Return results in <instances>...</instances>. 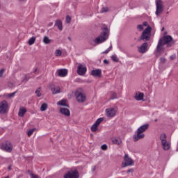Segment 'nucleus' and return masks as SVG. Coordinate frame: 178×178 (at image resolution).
Wrapping results in <instances>:
<instances>
[{"label":"nucleus","mask_w":178,"mask_h":178,"mask_svg":"<svg viewBox=\"0 0 178 178\" xmlns=\"http://www.w3.org/2000/svg\"><path fill=\"white\" fill-rule=\"evenodd\" d=\"M173 38H172V36L170 35H165L163 38V44L165 45V44H168V42H170Z\"/></svg>","instance_id":"nucleus-17"},{"label":"nucleus","mask_w":178,"mask_h":178,"mask_svg":"<svg viewBox=\"0 0 178 178\" xmlns=\"http://www.w3.org/2000/svg\"><path fill=\"white\" fill-rule=\"evenodd\" d=\"M137 29L139 31H142V30H144V27L143 25H138Z\"/></svg>","instance_id":"nucleus-38"},{"label":"nucleus","mask_w":178,"mask_h":178,"mask_svg":"<svg viewBox=\"0 0 178 178\" xmlns=\"http://www.w3.org/2000/svg\"><path fill=\"white\" fill-rule=\"evenodd\" d=\"M26 112H27V110L24 107H21L19 110L18 115L20 116V118H23V116L26 115Z\"/></svg>","instance_id":"nucleus-20"},{"label":"nucleus","mask_w":178,"mask_h":178,"mask_svg":"<svg viewBox=\"0 0 178 178\" xmlns=\"http://www.w3.org/2000/svg\"><path fill=\"white\" fill-rule=\"evenodd\" d=\"M118 112V107H110L106 109V116L107 118H115Z\"/></svg>","instance_id":"nucleus-7"},{"label":"nucleus","mask_w":178,"mask_h":178,"mask_svg":"<svg viewBox=\"0 0 178 178\" xmlns=\"http://www.w3.org/2000/svg\"><path fill=\"white\" fill-rule=\"evenodd\" d=\"M160 140L161 141V144H165V142H166V134L163 133L160 135Z\"/></svg>","instance_id":"nucleus-25"},{"label":"nucleus","mask_w":178,"mask_h":178,"mask_svg":"<svg viewBox=\"0 0 178 178\" xmlns=\"http://www.w3.org/2000/svg\"><path fill=\"white\" fill-rule=\"evenodd\" d=\"M8 102L6 100L1 102L0 103V113H6L7 109H8Z\"/></svg>","instance_id":"nucleus-12"},{"label":"nucleus","mask_w":178,"mask_h":178,"mask_svg":"<svg viewBox=\"0 0 178 178\" xmlns=\"http://www.w3.org/2000/svg\"><path fill=\"white\" fill-rule=\"evenodd\" d=\"M106 40H108V29L104 28L101 33V35L96 38L94 42L95 44H102V42H105Z\"/></svg>","instance_id":"nucleus-3"},{"label":"nucleus","mask_w":178,"mask_h":178,"mask_svg":"<svg viewBox=\"0 0 178 178\" xmlns=\"http://www.w3.org/2000/svg\"><path fill=\"white\" fill-rule=\"evenodd\" d=\"M148 48V42L143 43L140 47H138V51L140 54H145L147 49Z\"/></svg>","instance_id":"nucleus-13"},{"label":"nucleus","mask_w":178,"mask_h":178,"mask_svg":"<svg viewBox=\"0 0 178 178\" xmlns=\"http://www.w3.org/2000/svg\"><path fill=\"white\" fill-rule=\"evenodd\" d=\"M111 59L112 60H113V62H119V58H118V56L116 55H113L111 56Z\"/></svg>","instance_id":"nucleus-32"},{"label":"nucleus","mask_w":178,"mask_h":178,"mask_svg":"<svg viewBox=\"0 0 178 178\" xmlns=\"http://www.w3.org/2000/svg\"><path fill=\"white\" fill-rule=\"evenodd\" d=\"M3 73H5V69L3 68L0 70V77H3Z\"/></svg>","instance_id":"nucleus-40"},{"label":"nucleus","mask_w":178,"mask_h":178,"mask_svg":"<svg viewBox=\"0 0 178 178\" xmlns=\"http://www.w3.org/2000/svg\"><path fill=\"white\" fill-rule=\"evenodd\" d=\"M60 112L62 115H65V116H70V111L66 108H60Z\"/></svg>","instance_id":"nucleus-16"},{"label":"nucleus","mask_w":178,"mask_h":178,"mask_svg":"<svg viewBox=\"0 0 178 178\" xmlns=\"http://www.w3.org/2000/svg\"><path fill=\"white\" fill-rule=\"evenodd\" d=\"M87 72V67L86 65H83L79 64L77 67V73L79 76H84V74Z\"/></svg>","instance_id":"nucleus-11"},{"label":"nucleus","mask_w":178,"mask_h":178,"mask_svg":"<svg viewBox=\"0 0 178 178\" xmlns=\"http://www.w3.org/2000/svg\"><path fill=\"white\" fill-rule=\"evenodd\" d=\"M112 143L113 144H115L116 145H120V144H122V140L118 138H114L112 139Z\"/></svg>","instance_id":"nucleus-24"},{"label":"nucleus","mask_w":178,"mask_h":178,"mask_svg":"<svg viewBox=\"0 0 178 178\" xmlns=\"http://www.w3.org/2000/svg\"><path fill=\"white\" fill-rule=\"evenodd\" d=\"M164 29H165V28H163L162 30H161V31H163Z\"/></svg>","instance_id":"nucleus-50"},{"label":"nucleus","mask_w":178,"mask_h":178,"mask_svg":"<svg viewBox=\"0 0 178 178\" xmlns=\"http://www.w3.org/2000/svg\"><path fill=\"white\" fill-rule=\"evenodd\" d=\"M55 54H56V56H61L62 51L57 49V50H56Z\"/></svg>","instance_id":"nucleus-34"},{"label":"nucleus","mask_w":178,"mask_h":178,"mask_svg":"<svg viewBox=\"0 0 178 178\" xmlns=\"http://www.w3.org/2000/svg\"><path fill=\"white\" fill-rule=\"evenodd\" d=\"M109 10V9L108 8V7H103L100 11L101 13H105L106 12H108Z\"/></svg>","instance_id":"nucleus-33"},{"label":"nucleus","mask_w":178,"mask_h":178,"mask_svg":"<svg viewBox=\"0 0 178 178\" xmlns=\"http://www.w3.org/2000/svg\"><path fill=\"white\" fill-rule=\"evenodd\" d=\"M1 149L5 151L6 152L10 153L13 151V145L10 141H6L2 143L0 146Z\"/></svg>","instance_id":"nucleus-4"},{"label":"nucleus","mask_w":178,"mask_h":178,"mask_svg":"<svg viewBox=\"0 0 178 178\" xmlns=\"http://www.w3.org/2000/svg\"><path fill=\"white\" fill-rule=\"evenodd\" d=\"M55 26H56V27H58V30H60V31H62V30H63V26L62 25V21H60L59 19L56 21Z\"/></svg>","instance_id":"nucleus-23"},{"label":"nucleus","mask_w":178,"mask_h":178,"mask_svg":"<svg viewBox=\"0 0 178 178\" xmlns=\"http://www.w3.org/2000/svg\"><path fill=\"white\" fill-rule=\"evenodd\" d=\"M161 145H162L163 149H164V151H168V149H169L170 148V143H169V142H168V140H165V142H164V143H161Z\"/></svg>","instance_id":"nucleus-21"},{"label":"nucleus","mask_w":178,"mask_h":178,"mask_svg":"<svg viewBox=\"0 0 178 178\" xmlns=\"http://www.w3.org/2000/svg\"><path fill=\"white\" fill-rule=\"evenodd\" d=\"M102 122H104V119L102 118H98L94 123V124L92 125L90 128L91 131H97V130H98V126H99V124H101Z\"/></svg>","instance_id":"nucleus-10"},{"label":"nucleus","mask_w":178,"mask_h":178,"mask_svg":"<svg viewBox=\"0 0 178 178\" xmlns=\"http://www.w3.org/2000/svg\"><path fill=\"white\" fill-rule=\"evenodd\" d=\"M143 98H144V93L143 92H138L135 95V99H136V101H142Z\"/></svg>","instance_id":"nucleus-22"},{"label":"nucleus","mask_w":178,"mask_h":178,"mask_svg":"<svg viewBox=\"0 0 178 178\" xmlns=\"http://www.w3.org/2000/svg\"><path fill=\"white\" fill-rule=\"evenodd\" d=\"M156 15L159 16L163 12V2L162 0H156Z\"/></svg>","instance_id":"nucleus-8"},{"label":"nucleus","mask_w":178,"mask_h":178,"mask_svg":"<svg viewBox=\"0 0 178 178\" xmlns=\"http://www.w3.org/2000/svg\"><path fill=\"white\" fill-rule=\"evenodd\" d=\"M49 88L52 92V94H59L60 92V87L56 86L54 84L50 85Z\"/></svg>","instance_id":"nucleus-14"},{"label":"nucleus","mask_w":178,"mask_h":178,"mask_svg":"<svg viewBox=\"0 0 178 178\" xmlns=\"http://www.w3.org/2000/svg\"><path fill=\"white\" fill-rule=\"evenodd\" d=\"M5 178H9V176L6 177Z\"/></svg>","instance_id":"nucleus-51"},{"label":"nucleus","mask_w":178,"mask_h":178,"mask_svg":"<svg viewBox=\"0 0 178 178\" xmlns=\"http://www.w3.org/2000/svg\"><path fill=\"white\" fill-rule=\"evenodd\" d=\"M70 22H72V18L68 15L66 17V22L70 23Z\"/></svg>","instance_id":"nucleus-39"},{"label":"nucleus","mask_w":178,"mask_h":178,"mask_svg":"<svg viewBox=\"0 0 178 178\" xmlns=\"http://www.w3.org/2000/svg\"><path fill=\"white\" fill-rule=\"evenodd\" d=\"M79 171L77 170H71L64 175V178H79Z\"/></svg>","instance_id":"nucleus-9"},{"label":"nucleus","mask_w":178,"mask_h":178,"mask_svg":"<svg viewBox=\"0 0 178 178\" xmlns=\"http://www.w3.org/2000/svg\"><path fill=\"white\" fill-rule=\"evenodd\" d=\"M175 58H176V56L172 55V56H170V59L171 60H173V59H175Z\"/></svg>","instance_id":"nucleus-45"},{"label":"nucleus","mask_w":178,"mask_h":178,"mask_svg":"<svg viewBox=\"0 0 178 178\" xmlns=\"http://www.w3.org/2000/svg\"><path fill=\"white\" fill-rule=\"evenodd\" d=\"M149 35H151V27L148 26L143 31L140 36V40H143V41H149Z\"/></svg>","instance_id":"nucleus-5"},{"label":"nucleus","mask_w":178,"mask_h":178,"mask_svg":"<svg viewBox=\"0 0 178 178\" xmlns=\"http://www.w3.org/2000/svg\"><path fill=\"white\" fill-rule=\"evenodd\" d=\"M110 51H112V46H110L107 49H106L103 54H108L110 52Z\"/></svg>","instance_id":"nucleus-36"},{"label":"nucleus","mask_w":178,"mask_h":178,"mask_svg":"<svg viewBox=\"0 0 178 178\" xmlns=\"http://www.w3.org/2000/svg\"><path fill=\"white\" fill-rule=\"evenodd\" d=\"M134 161L129 156V154H125L124 156V162L122 163V168H127V166H133Z\"/></svg>","instance_id":"nucleus-6"},{"label":"nucleus","mask_w":178,"mask_h":178,"mask_svg":"<svg viewBox=\"0 0 178 178\" xmlns=\"http://www.w3.org/2000/svg\"><path fill=\"white\" fill-rule=\"evenodd\" d=\"M160 62L161 63H165V62H166V59L165 58H160Z\"/></svg>","instance_id":"nucleus-43"},{"label":"nucleus","mask_w":178,"mask_h":178,"mask_svg":"<svg viewBox=\"0 0 178 178\" xmlns=\"http://www.w3.org/2000/svg\"><path fill=\"white\" fill-rule=\"evenodd\" d=\"M34 133V129H30L27 134H28V137H31V136H33V134Z\"/></svg>","instance_id":"nucleus-35"},{"label":"nucleus","mask_w":178,"mask_h":178,"mask_svg":"<svg viewBox=\"0 0 178 178\" xmlns=\"http://www.w3.org/2000/svg\"><path fill=\"white\" fill-rule=\"evenodd\" d=\"M33 73H37V68H35Z\"/></svg>","instance_id":"nucleus-47"},{"label":"nucleus","mask_w":178,"mask_h":178,"mask_svg":"<svg viewBox=\"0 0 178 178\" xmlns=\"http://www.w3.org/2000/svg\"><path fill=\"white\" fill-rule=\"evenodd\" d=\"M148 127H149V124H145L144 125L140 126L136 131V134L134 135V141L136 143L138 141V140H142V138H144L145 137V134L143 133L145 132L148 129Z\"/></svg>","instance_id":"nucleus-1"},{"label":"nucleus","mask_w":178,"mask_h":178,"mask_svg":"<svg viewBox=\"0 0 178 178\" xmlns=\"http://www.w3.org/2000/svg\"><path fill=\"white\" fill-rule=\"evenodd\" d=\"M101 149L103 150V151H106V149H108V145H102V147H101Z\"/></svg>","instance_id":"nucleus-37"},{"label":"nucleus","mask_w":178,"mask_h":178,"mask_svg":"<svg viewBox=\"0 0 178 178\" xmlns=\"http://www.w3.org/2000/svg\"><path fill=\"white\" fill-rule=\"evenodd\" d=\"M17 92H14L13 93L8 94L9 98H12V97H15V94H16Z\"/></svg>","instance_id":"nucleus-42"},{"label":"nucleus","mask_w":178,"mask_h":178,"mask_svg":"<svg viewBox=\"0 0 178 178\" xmlns=\"http://www.w3.org/2000/svg\"><path fill=\"white\" fill-rule=\"evenodd\" d=\"M58 76L59 77H66L67 76V70L66 69H61L58 71Z\"/></svg>","instance_id":"nucleus-15"},{"label":"nucleus","mask_w":178,"mask_h":178,"mask_svg":"<svg viewBox=\"0 0 178 178\" xmlns=\"http://www.w3.org/2000/svg\"><path fill=\"white\" fill-rule=\"evenodd\" d=\"M35 40H36V38L34 36L31 38L28 42L29 45H33L34 42H35Z\"/></svg>","instance_id":"nucleus-28"},{"label":"nucleus","mask_w":178,"mask_h":178,"mask_svg":"<svg viewBox=\"0 0 178 178\" xmlns=\"http://www.w3.org/2000/svg\"><path fill=\"white\" fill-rule=\"evenodd\" d=\"M10 169H11V166L10 165L8 166V170H10Z\"/></svg>","instance_id":"nucleus-49"},{"label":"nucleus","mask_w":178,"mask_h":178,"mask_svg":"<svg viewBox=\"0 0 178 178\" xmlns=\"http://www.w3.org/2000/svg\"><path fill=\"white\" fill-rule=\"evenodd\" d=\"M116 98H118V94H116V92H111V96L110 99H116Z\"/></svg>","instance_id":"nucleus-30"},{"label":"nucleus","mask_w":178,"mask_h":178,"mask_svg":"<svg viewBox=\"0 0 178 178\" xmlns=\"http://www.w3.org/2000/svg\"><path fill=\"white\" fill-rule=\"evenodd\" d=\"M143 26H147V22H143Z\"/></svg>","instance_id":"nucleus-48"},{"label":"nucleus","mask_w":178,"mask_h":178,"mask_svg":"<svg viewBox=\"0 0 178 178\" xmlns=\"http://www.w3.org/2000/svg\"><path fill=\"white\" fill-rule=\"evenodd\" d=\"M74 95L76 97V99L79 104L84 103L85 101L87 99V96L83 92V89L79 88L75 91Z\"/></svg>","instance_id":"nucleus-2"},{"label":"nucleus","mask_w":178,"mask_h":178,"mask_svg":"<svg viewBox=\"0 0 178 178\" xmlns=\"http://www.w3.org/2000/svg\"><path fill=\"white\" fill-rule=\"evenodd\" d=\"M163 40L162 39H160L159 41V43L156 47V51L157 52H161L162 51V47L163 46Z\"/></svg>","instance_id":"nucleus-18"},{"label":"nucleus","mask_w":178,"mask_h":178,"mask_svg":"<svg viewBox=\"0 0 178 178\" xmlns=\"http://www.w3.org/2000/svg\"><path fill=\"white\" fill-rule=\"evenodd\" d=\"M104 63H109V61H108V60L105 59L104 60Z\"/></svg>","instance_id":"nucleus-46"},{"label":"nucleus","mask_w":178,"mask_h":178,"mask_svg":"<svg viewBox=\"0 0 178 178\" xmlns=\"http://www.w3.org/2000/svg\"><path fill=\"white\" fill-rule=\"evenodd\" d=\"M57 105H60V106H69L66 104V99H63V100L58 102Z\"/></svg>","instance_id":"nucleus-27"},{"label":"nucleus","mask_w":178,"mask_h":178,"mask_svg":"<svg viewBox=\"0 0 178 178\" xmlns=\"http://www.w3.org/2000/svg\"><path fill=\"white\" fill-rule=\"evenodd\" d=\"M43 42L44 44H50L51 43V40L49 38H48L47 36H45L44 38H43Z\"/></svg>","instance_id":"nucleus-29"},{"label":"nucleus","mask_w":178,"mask_h":178,"mask_svg":"<svg viewBox=\"0 0 178 178\" xmlns=\"http://www.w3.org/2000/svg\"><path fill=\"white\" fill-rule=\"evenodd\" d=\"M35 94H36L37 97H41V88H38L36 90Z\"/></svg>","instance_id":"nucleus-31"},{"label":"nucleus","mask_w":178,"mask_h":178,"mask_svg":"<svg viewBox=\"0 0 178 178\" xmlns=\"http://www.w3.org/2000/svg\"><path fill=\"white\" fill-rule=\"evenodd\" d=\"M102 74L101 70H95L92 71V76H95V77H101V74Z\"/></svg>","instance_id":"nucleus-19"},{"label":"nucleus","mask_w":178,"mask_h":178,"mask_svg":"<svg viewBox=\"0 0 178 178\" xmlns=\"http://www.w3.org/2000/svg\"><path fill=\"white\" fill-rule=\"evenodd\" d=\"M134 172V169L130 168L127 171V173H133Z\"/></svg>","instance_id":"nucleus-44"},{"label":"nucleus","mask_w":178,"mask_h":178,"mask_svg":"<svg viewBox=\"0 0 178 178\" xmlns=\"http://www.w3.org/2000/svg\"><path fill=\"white\" fill-rule=\"evenodd\" d=\"M19 1H24V0H19Z\"/></svg>","instance_id":"nucleus-52"},{"label":"nucleus","mask_w":178,"mask_h":178,"mask_svg":"<svg viewBox=\"0 0 178 178\" xmlns=\"http://www.w3.org/2000/svg\"><path fill=\"white\" fill-rule=\"evenodd\" d=\"M30 176H31V178H39L38 175H34L33 173L31 174Z\"/></svg>","instance_id":"nucleus-41"},{"label":"nucleus","mask_w":178,"mask_h":178,"mask_svg":"<svg viewBox=\"0 0 178 178\" xmlns=\"http://www.w3.org/2000/svg\"><path fill=\"white\" fill-rule=\"evenodd\" d=\"M48 109V104L47 103H43L40 106L41 112H45Z\"/></svg>","instance_id":"nucleus-26"}]
</instances>
